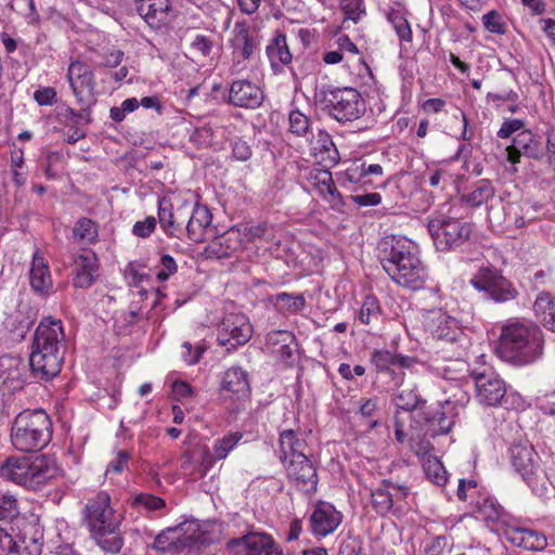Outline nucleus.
I'll use <instances>...</instances> for the list:
<instances>
[{
    "instance_id": "1",
    "label": "nucleus",
    "mask_w": 555,
    "mask_h": 555,
    "mask_svg": "<svg viewBox=\"0 0 555 555\" xmlns=\"http://www.w3.org/2000/svg\"><path fill=\"white\" fill-rule=\"evenodd\" d=\"M384 271L395 283L412 291L424 288L428 274L420 247L412 240L403 235L384 236Z\"/></svg>"
},
{
    "instance_id": "2",
    "label": "nucleus",
    "mask_w": 555,
    "mask_h": 555,
    "mask_svg": "<svg viewBox=\"0 0 555 555\" xmlns=\"http://www.w3.org/2000/svg\"><path fill=\"white\" fill-rule=\"evenodd\" d=\"M396 405L401 410L393 417V430L397 441L402 447H408L412 451H435L443 448L447 442H452L449 435L450 426L446 431L434 434L433 441L425 439V434L421 423L413 418L412 410L417 406L418 397L410 389L402 390L396 396Z\"/></svg>"
},
{
    "instance_id": "3",
    "label": "nucleus",
    "mask_w": 555,
    "mask_h": 555,
    "mask_svg": "<svg viewBox=\"0 0 555 555\" xmlns=\"http://www.w3.org/2000/svg\"><path fill=\"white\" fill-rule=\"evenodd\" d=\"M543 344V333L539 326L508 323L502 327L496 352L506 362L526 365L542 354Z\"/></svg>"
},
{
    "instance_id": "4",
    "label": "nucleus",
    "mask_w": 555,
    "mask_h": 555,
    "mask_svg": "<svg viewBox=\"0 0 555 555\" xmlns=\"http://www.w3.org/2000/svg\"><path fill=\"white\" fill-rule=\"evenodd\" d=\"M51 453H24L9 456L0 466V476L27 489L38 490L57 474Z\"/></svg>"
},
{
    "instance_id": "5",
    "label": "nucleus",
    "mask_w": 555,
    "mask_h": 555,
    "mask_svg": "<svg viewBox=\"0 0 555 555\" xmlns=\"http://www.w3.org/2000/svg\"><path fill=\"white\" fill-rule=\"evenodd\" d=\"M51 437V420L41 409L22 411L12 425L11 441L16 451H42Z\"/></svg>"
},
{
    "instance_id": "6",
    "label": "nucleus",
    "mask_w": 555,
    "mask_h": 555,
    "mask_svg": "<svg viewBox=\"0 0 555 555\" xmlns=\"http://www.w3.org/2000/svg\"><path fill=\"white\" fill-rule=\"evenodd\" d=\"M322 95L330 116L339 122L356 120L364 112L361 94L353 88L326 90Z\"/></svg>"
},
{
    "instance_id": "7",
    "label": "nucleus",
    "mask_w": 555,
    "mask_h": 555,
    "mask_svg": "<svg viewBox=\"0 0 555 555\" xmlns=\"http://www.w3.org/2000/svg\"><path fill=\"white\" fill-rule=\"evenodd\" d=\"M428 232L436 248L448 251L463 245L470 235V224L456 218L438 217L429 220Z\"/></svg>"
},
{
    "instance_id": "8",
    "label": "nucleus",
    "mask_w": 555,
    "mask_h": 555,
    "mask_svg": "<svg viewBox=\"0 0 555 555\" xmlns=\"http://www.w3.org/2000/svg\"><path fill=\"white\" fill-rule=\"evenodd\" d=\"M190 212V202L180 197H159L157 201V220L168 237L184 238L185 222Z\"/></svg>"
},
{
    "instance_id": "9",
    "label": "nucleus",
    "mask_w": 555,
    "mask_h": 555,
    "mask_svg": "<svg viewBox=\"0 0 555 555\" xmlns=\"http://www.w3.org/2000/svg\"><path fill=\"white\" fill-rule=\"evenodd\" d=\"M83 520L91 533L112 532L120 525V515L112 507L111 496L104 491L88 500L83 508Z\"/></svg>"
},
{
    "instance_id": "10",
    "label": "nucleus",
    "mask_w": 555,
    "mask_h": 555,
    "mask_svg": "<svg viewBox=\"0 0 555 555\" xmlns=\"http://www.w3.org/2000/svg\"><path fill=\"white\" fill-rule=\"evenodd\" d=\"M478 292L496 302H505L516 298L517 291L501 272L492 266L480 267L469 281Z\"/></svg>"
},
{
    "instance_id": "11",
    "label": "nucleus",
    "mask_w": 555,
    "mask_h": 555,
    "mask_svg": "<svg viewBox=\"0 0 555 555\" xmlns=\"http://www.w3.org/2000/svg\"><path fill=\"white\" fill-rule=\"evenodd\" d=\"M66 79L78 105L95 104V75L90 66L79 60H73L67 67Z\"/></svg>"
},
{
    "instance_id": "12",
    "label": "nucleus",
    "mask_w": 555,
    "mask_h": 555,
    "mask_svg": "<svg viewBox=\"0 0 555 555\" xmlns=\"http://www.w3.org/2000/svg\"><path fill=\"white\" fill-rule=\"evenodd\" d=\"M475 382V392L477 401L485 406H499L506 402L505 382L494 372L485 370L483 372L472 373Z\"/></svg>"
},
{
    "instance_id": "13",
    "label": "nucleus",
    "mask_w": 555,
    "mask_h": 555,
    "mask_svg": "<svg viewBox=\"0 0 555 555\" xmlns=\"http://www.w3.org/2000/svg\"><path fill=\"white\" fill-rule=\"evenodd\" d=\"M65 333L62 321L52 317L43 318L35 331L31 350L65 352Z\"/></svg>"
},
{
    "instance_id": "14",
    "label": "nucleus",
    "mask_w": 555,
    "mask_h": 555,
    "mask_svg": "<svg viewBox=\"0 0 555 555\" xmlns=\"http://www.w3.org/2000/svg\"><path fill=\"white\" fill-rule=\"evenodd\" d=\"M228 548L235 554L244 552V555H283L281 547L275 544L271 535L259 532H249L230 540Z\"/></svg>"
},
{
    "instance_id": "15",
    "label": "nucleus",
    "mask_w": 555,
    "mask_h": 555,
    "mask_svg": "<svg viewBox=\"0 0 555 555\" xmlns=\"http://www.w3.org/2000/svg\"><path fill=\"white\" fill-rule=\"evenodd\" d=\"M253 335V326L243 313L225 315L219 325L218 341L225 346H240L246 344Z\"/></svg>"
},
{
    "instance_id": "16",
    "label": "nucleus",
    "mask_w": 555,
    "mask_h": 555,
    "mask_svg": "<svg viewBox=\"0 0 555 555\" xmlns=\"http://www.w3.org/2000/svg\"><path fill=\"white\" fill-rule=\"evenodd\" d=\"M263 91L258 83L245 78L232 80L228 92V103L246 109H255L263 102Z\"/></svg>"
},
{
    "instance_id": "17",
    "label": "nucleus",
    "mask_w": 555,
    "mask_h": 555,
    "mask_svg": "<svg viewBox=\"0 0 555 555\" xmlns=\"http://www.w3.org/2000/svg\"><path fill=\"white\" fill-rule=\"evenodd\" d=\"M280 460L291 479L309 486L311 489L315 488L318 483L317 469L306 453H282Z\"/></svg>"
},
{
    "instance_id": "18",
    "label": "nucleus",
    "mask_w": 555,
    "mask_h": 555,
    "mask_svg": "<svg viewBox=\"0 0 555 555\" xmlns=\"http://www.w3.org/2000/svg\"><path fill=\"white\" fill-rule=\"evenodd\" d=\"M64 351L31 350L29 365L35 378L49 382L56 377L62 370Z\"/></svg>"
},
{
    "instance_id": "19",
    "label": "nucleus",
    "mask_w": 555,
    "mask_h": 555,
    "mask_svg": "<svg viewBox=\"0 0 555 555\" xmlns=\"http://www.w3.org/2000/svg\"><path fill=\"white\" fill-rule=\"evenodd\" d=\"M514 469L535 493L544 488V476L540 467L538 453H513L511 457Z\"/></svg>"
},
{
    "instance_id": "20",
    "label": "nucleus",
    "mask_w": 555,
    "mask_h": 555,
    "mask_svg": "<svg viewBox=\"0 0 555 555\" xmlns=\"http://www.w3.org/2000/svg\"><path fill=\"white\" fill-rule=\"evenodd\" d=\"M341 513L327 502H318L309 517V530L315 537H326L340 525Z\"/></svg>"
},
{
    "instance_id": "21",
    "label": "nucleus",
    "mask_w": 555,
    "mask_h": 555,
    "mask_svg": "<svg viewBox=\"0 0 555 555\" xmlns=\"http://www.w3.org/2000/svg\"><path fill=\"white\" fill-rule=\"evenodd\" d=\"M99 258L92 249H82L74 259L73 285L76 288L91 287L99 275Z\"/></svg>"
},
{
    "instance_id": "22",
    "label": "nucleus",
    "mask_w": 555,
    "mask_h": 555,
    "mask_svg": "<svg viewBox=\"0 0 555 555\" xmlns=\"http://www.w3.org/2000/svg\"><path fill=\"white\" fill-rule=\"evenodd\" d=\"M220 392L224 398L246 401L250 396L248 373L240 366L227 369L220 382Z\"/></svg>"
},
{
    "instance_id": "23",
    "label": "nucleus",
    "mask_w": 555,
    "mask_h": 555,
    "mask_svg": "<svg viewBox=\"0 0 555 555\" xmlns=\"http://www.w3.org/2000/svg\"><path fill=\"white\" fill-rule=\"evenodd\" d=\"M234 63L231 66V73L241 70L242 61L249 60L258 50L259 42L257 37L245 25H236L233 29V38L230 41Z\"/></svg>"
},
{
    "instance_id": "24",
    "label": "nucleus",
    "mask_w": 555,
    "mask_h": 555,
    "mask_svg": "<svg viewBox=\"0 0 555 555\" xmlns=\"http://www.w3.org/2000/svg\"><path fill=\"white\" fill-rule=\"evenodd\" d=\"M242 242L241 232L232 228L214 237L204 248V255L210 259L230 258L240 250Z\"/></svg>"
},
{
    "instance_id": "25",
    "label": "nucleus",
    "mask_w": 555,
    "mask_h": 555,
    "mask_svg": "<svg viewBox=\"0 0 555 555\" xmlns=\"http://www.w3.org/2000/svg\"><path fill=\"white\" fill-rule=\"evenodd\" d=\"M266 54L274 74L283 73L293 62V54L287 43L286 35L278 29L269 39Z\"/></svg>"
},
{
    "instance_id": "26",
    "label": "nucleus",
    "mask_w": 555,
    "mask_h": 555,
    "mask_svg": "<svg viewBox=\"0 0 555 555\" xmlns=\"http://www.w3.org/2000/svg\"><path fill=\"white\" fill-rule=\"evenodd\" d=\"M28 276L30 287L36 294L46 296L50 293L53 280L49 263L39 249L33 254Z\"/></svg>"
},
{
    "instance_id": "27",
    "label": "nucleus",
    "mask_w": 555,
    "mask_h": 555,
    "mask_svg": "<svg viewBox=\"0 0 555 555\" xmlns=\"http://www.w3.org/2000/svg\"><path fill=\"white\" fill-rule=\"evenodd\" d=\"M212 215L207 206L192 204L190 202V212L186 217L184 237L198 243L204 240L206 228L211 223Z\"/></svg>"
},
{
    "instance_id": "28",
    "label": "nucleus",
    "mask_w": 555,
    "mask_h": 555,
    "mask_svg": "<svg viewBox=\"0 0 555 555\" xmlns=\"http://www.w3.org/2000/svg\"><path fill=\"white\" fill-rule=\"evenodd\" d=\"M139 15L154 29L166 25L169 16V0H134Z\"/></svg>"
},
{
    "instance_id": "29",
    "label": "nucleus",
    "mask_w": 555,
    "mask_h": 555,
    "mask_svg": "<svg viewBox=\"0 0 555 555\" xmlns=\"http://www.w3.org/2000/svg\"><path fill=\"white\" fill-rule=\"evenodd\" d=\"M309 140L312 154L320 164L332 168L339 163V152L327 131L319 130L317 137L312 134Z\"/></svg>"
},
{
    "instance_id": "30",
    "label": "nucleus",
    "mask_w": 555,
    "mask_h": 555,
    "mask_svg": "<svg viewBox=\"0 0 555 555\" xmlns=\"http://www.w3.org/2000/svg\"><path fill=\"white\" fill-rule=\"evenodd\" d=\"M267 346L273 353L288 365L295 361L297 343L295 335L289 331H272L267 335Z\"/></svg>"
},
{
    "instance_id": "31",
    "label": "nucleus",
    "mask_w": 555,
    "mask_h": 555,
    "mask_svg": "<svg viewBox=\"0 0 555 555\" xmlns=\"http://www.w3.org/2000/svg\"><path fill=\"white\" fill-rule=\"evenodd\" d=\"M42 544L37 539H20L13 537L0 527V555H40Z\"/></svg>"
},
{
    "instance_id": "32",
    "label": "nucleus",
    "mask_w": 555,
    "mask_h": 555,
    "mask_svg": "<svg viewBox=\"0 0 555 555\" xmlns=\"http://www.w3.org/2000/svg\"><path fill=\"white\" fill-rule=\"evenodd\" d=\"M433 319L431 334L435 338L454 343L463 334L459 321L447 313L438 311Z\"/></svg>"
},
{
    "instance_id": "33",
    "label": "nucleus",
    "mask_w": 555,
    "mask_h": 555,
    "mask_svg": "<svg viewBox=\"0 0 555 555\" xmlns=\"http://www.w3.org/2000/svg\"><path fill=\"white\" fill-rule=\"evenodd\" d=\"M507 539L514 545L528 551H542L547 545L545 535L531 529H512L507 532Z\"/></svg>"
},
{
    "instance_id": "34",
    "label": "nucleus",
    "mask_w": 555,
    "mask_h": 555,
    "mask_svg": "<svg viewBox=\"0 0 555 555\" xmlns=\"http://www.w3.org/2000/svg\"><path fill=\"white\" fill-rule=\"evenodd\" d=\"M533 311L545 328L555 332V295L541 292L534 300Z\"/></svg>"
},
{
    "instance_id": "35",
    "label": "nucleus",
    "mask_w": 555,
    "mask_h": 555,
    "mask_svg": "<svg viewBox=\"0 0 555 555\" xmlns=\"http://www.w3.org/2000/svg\"><path fill=\"white\" fill-rule=\"evenodd\" d=\"M416 360L412 357L402 354H390L384 351V374H388L392 378L393 386L402 385L404 377V369H410Z\"/></svg>"
},
{
    "instance_id": "36",
    "label": "nucleus",
    "mask_w": 555,
    "mask_h": 555,
    "mask_svg": "<svg viewBox=\"0 0 555 555\" xmlns=\"http://www.w3.org/2000/svg\"><path fill=\"white\" fill-rule=\"evenodd\" d=\"M211 453H183L180 468L183 475L203 477L212 465Z\"/></svg>"
},
{
    "instance_id": "37",
    "label": "nucleus",
    "mask_w": 555,
    "mask_h": 555,
    "mask_svg": "<svg viewBox=\"0 0 555 555\" xmlns=\"http://www.w3.org/2000/svg\"><path fill=\"white\" fill-rule=\"evenodd\" d=\"M384 189L395 206H402L412 192L411 176L397 175L384 182Z\"/></svg>"
},
{
    "instance_id": "38",
    "label": "nucleus",
    "mask_w": 555,
    "mask_h": 555,
    "mask_svg": "<svg viewBox=\"0 0 555 555\" xmlns=\"http://www.w3.org/2000/svg\"><path fill=\"white\" fill-rule=\"evenodd\" d=\"M371 175H382V166L378 164H366L365 162H353L345 171L346 180L366 185L371 183Z\"/></svg>"
},
{
    "instance_id": "39",
    "label": "nucleus",
    "mask_w": 555,
    "mask_h": 555,
    "mask_svg": "<svg viewBox=\"0 0 555 555\" xmlns=\"http://www.w3.org/2000/svg\"><path fill=\"white\" fill-rule=\"evenodd\" d=\"M421 462L424 474L430 482L437 486L447 483L448 473L440 459L431 453H422Z\"/></svg>"
},
{
    "instance_id": "40",
    "label": "nucleus",
    "mask_w": 555,
    "mask_h": 555,
    "mask_svg": "<svg viewBox=\"0 0 555 555\" xmlns=\"http://www.w3.org/2000/svg\"><path fill=\"white\" fill-rule=\"evenodd\" d=\"M406 15V10L401 5H397L396 8H391L387 13V20L400 41L410 43L413 39V34Z\"/></svg>"
},
{
    "instance_id": "41",
    "label": "nucleus",
    "mask_w": 555,
    "mask_h": 555,
    "mask_svg": "<svg viewBox=\"0 0 555 555\" xmlns=\"http://www.w3.org/2000/svg\"><path fill=\"white\" fill-rule=\"evenodd\" d=\"M495 195V189L492 182L487 179L479 180L475 183L473 190L462 195V201L469 207H479L487 204Z\"/></svg>"
},
{
    "instance_id": "42",
    "label": "nucleus",
    "mask_w": 555,
    "mask_h": 555,
    "mask_svg": "<svg viewBox=\"0 0 555 555\" xmlns=\"http://www.w3.org/2000/svg\"><path fill=\"white\" fill-rule=\"evenodd\" d=\"M512 144H514L522 154L532 159H540L542 156L541 143L533 135L530 130H524L514 137Z\"/></svg>"
},
{
    "instance_id": "43",
    "label": "nucleus",
    "mask_w": 555,
    "mask_h": 555,
    "mask_svg": "<svg viewBox=\"0 0 555 555\" xmlns=\"http://www.w3.org/2000/svg\"><path fill=\"white\" fill-rule=\"evenodd\" d=\"M131 506L140 514L150 515L166 507V501L152 493L141 492L132 496Z\"/></svg>"
},
{
    "instance_id": "44",
    "label": "nucleus",
    "mask_w": 555,
    "mask_h": 555,
    "mask_svg": "<svg viewBox=\"0 0 555 555\" xmlns=\"http://www.w3.org/2000/svg\"><path fill=\"white\" fill-rule=\"evenodd\" d=\"M201 521L196 519L184 520L176 526L180 535L182 548L199 550L197 544V535L201 531Z\"/></svg>"
},
{
    "instance_id": "45",
    "label": "nucleus",
    "mask_w": 555,
    "mask_h": 555,
    "mask_svg": "<svg viewBox=\"0 0 555 555\" xmlns=\"http://www.w3.org/2000/svg\"><path fill=\"white\" fill-rule=\"evenodd\" d=\"M288 132L307 140L312 135L311 119L308 115L295 108L288 113Z\"/></svg>"
},
{
    "instance_id": "46",
    "label": "nucleus",
    "mask_w": 555,
    "mask_h": 555,
    "mask_svg": "<svg viewBox=\"0 0 555 555\" xmlns=\"http://www.w3.org/2000/svg\"><path fill=\"white\" fill-rule=\"evenodd\" d=\"M178 528L168 527L158 533L154 540L153 547L162 553L170 551H183Z\"/></svg>"
},
{
    "instance_id": "47",
    "label": "nucleus",
    "mask_w": 555,
    "mask_h": 555,
    "mask_svg": "<svg viewBox=\"0 0 555 555\" xmlns=\"http://www.w3.org/2000/svg\"><path fill=\"white\" fill-rule=\"evenodd\" d=\"M91 535L105 552L118 553L124 545V540L119 534V527L114 528L112 532H93Z\"/></svg>"
},
{
    "instance_id": "48",
    "label": "nucleus",
    "mask_w": 555,
    "mask_h": 555,
    "mask_svg": "<svg viewBox=\"0 0 555 555\" xmlns=\"http://www.w3.org/2000/svg\"><path fill=\"white\" fill-rule=\"evenodd\" d=\"M98 225L89 218H80L73 228V236L79 242L92 244L98 238Z\"/></svg>"
},
{
    "instance_id": "49",
    "label": "nucleus",
    "mask_w": 555,
    "mask_h": 555,
    "mask_svg": "<svg viewBox=\"0 0 555 555\" xmlns=\"http://www.w3.org/2000/svg\"><path fill=\"white\" fill-rule=\"evenodd\" d=\"M281 451H301L306 448L302 433L294 429H285L280 433Z\"/></svg>"
},
{
    "instance_id": "50",
    "label": "nucleus",
    "mask_w": 555,
    "mask_h": 555,
    "mask_svg": "<svg viewBox=\"0 0 555 555\" xmlns=\"http://www.w3.org/2000/svg\"><path fill=\"white\" fill-rule=\"evenodd\" d=\"M11 169L13 182L16 186H23L27 181V170L24 163V152L22 149L11 151Z\"/></svg>"
},
{
    "instance_id": "51",
    "label": "nucleus",
    "mask_w": 555,
    "mask_h": 555,
    "mask_svg": "<svg viewBox=\"0 0 555 555\" xmlns=\"http://www.w3.org/2000/svg\"><path fill=\"white\" fill-rule=\"evenodd\" d=\"M376 495H382V490L379 488H377L376 490L365 489L364 492L362 493L364 508L369 511V507L371 506L376 514V516L373 519V524L369 528V533L371 535L374 534V530L377 531L378 527L382 526L378 521L379 502L377 501Z\"/></svg>"
},
{
    "instance_id": "52",
    "label": "nucleus",
    "mask_w": 555,
    "mask_h": 555,
    "mask_svg": "<svg viewBox=\"0 0 555 555\" xmlns=\"http://www.w3.org/2000/svg\"><path fill=\"white\" fill-rule=\"evenodd\" d=\"M380 314L379 301L376 297L367 296L360 309L359 319L363 324L377 322Z\"/></svg>"
},
{
    "instance_id": "53",
    "label": "nucleus",
    "mask_w": 555,
    "mask_h": 555,
    "mask_svg": "<svg viewBox=\"0 0 555 555\" xmlns=\"http://www.w3.org/2000/svg\"><path fill=\"white\" fill-rule=\"evenodd\" d=\"M275 301L282 304L281 309L291 313H297L306 306L305 297L301 294L280 293L275 296Z\"/></svg>"
},
{
    "instance_id": "54",
    "label": "nucleus",
    "mask_w": 555,
    "mask_h": 555,
    "mask_svg": "<svg viewBox=\"0 0 555 555\" xmlns=\"http://www.w3.org/2000/svg\"><path fill=\"white\" fill-rule=\"evenodd\" d=\"M309 181L318 190L320 195L330 188V184L334 183L332 172L328 170V167H325V169H312L309 172Z\"/></svg>"
},
{
    "instance_id": "55",
    "label": "nucleus",
    "mask_w": 555,
    "mask_h": 555,
    "mask_svg": "<svg viewBox=\"0 0 555 555\" xmlns=\"http://www.w3.org/2000/svg\"><path fill=\"white\" fill-rule=\"evenodd\" d=\"M20 375L18 360L14 357H0V382L4 384L9 379H14Z\"/></svg>"
},
{
    "instance_id": "56",
    "label": "nucleus",
    "mask_w": 555,
    "mask_h": 555,
    "mask_svg": "<svg viewBox=\"0 0 555 555\" xmlns=\"http://www.w3.org/2000/svg\"><path fill=\"white\" fill-rule=\"evenodd\" d=\"M178 271V264L172 256L164 254L159 260V269L156 272V279L158 282H166Z\"/></svg>"
},
{
    "instance_id": "57",
    "label": "nucleus",
    "mask_w": 555,
    "mask_h": 555,
    "mask_svg": "<svg viewBox=\"0 0 555 555\" xmlns=\"http://www.w3.org/2000/svg\"><path fill=\"white\" fill-rule=\"evenodd\" d=\"M482 22L485 28L492 34L504 35L506 33L505 23L503 22L501 14L495 10L485 14L482 16Z\"/></svg>"
},
{
    "instance_id": "58",
    "label": "nucleus",
    "mask_w": 555,
    "mask_h": 555,
    "mask_svg": "<svg viewBox=\"0 0 555 555\" xmlns=\"http://www.w3.org/2000/svg\"><path fill=\"white\" fill-rule=\"evenodd\" d=\"M17 514L18 507L15 496L0 492V520L12 519Z\"/></svg>"
},
{
    "instance_id": "59",
    "label": "nucleus",
    "mask_w": 555,
    "mask_h": 555,
    "mask_svg": "<svg viewBox=\"0 0 555 555\" xmlns=\"http://www.w3.org/2000/svg\"><path fill=\"white\" fill-rule=\"evenodd\" d=\"M34 100L39 106H51L57 101V92L53 87H41L34 92Z\"/></svg>"
},
{
    "instance_id": "60",
    "label": "nucleus",
    "mask_w": 555,
    "mask_h": 555,
    "mask_svg": "<svg viewBox=\"0 0 555 555\" xmlns=\"http://www.w3.org/2000/svg\"><path fill=\"white\" fill-rule=\"evenodd\" d=\"M182 348L184 349L183 359L189 365L196 364L203 353L206 351L207 346L205 344H198L194 348L191 343L184 341L182 344Z\"/></svg>"
},
{
    "instance_id": "61",
    "label": "nucleus",
    "mask_w": 555,
    "mask_h": 555,
    "mask_svg": "<svg viewBox=\"0 0 555 555\" xmlns=\"http://www.w3.org/2000/svg\"><path fill=\"white\" fill-rule=\"evenodd\" d=\"M157 220L153 216L146 217L142 221H137L132 227L133 235L142 238L149 237L156 229Z\"/></svg>"
},
{
    "instance_id": "62",
    "label": "nucleus",
    "mask_w": 555,
    "mask_h": 555,
    "mask_svg": "<svg viewBox=\"0 0 555 555\" xmlns=\"http://www.w3.org/2000/svg\"><path fill=\"white\" fill-rule=\"evenodd\" d=\"M212 48V40L204 35H196L191 42V50L201 56H208Z\"/></svg>"
},
{
    "instance_id": "63",
    "label": "nucleus",
    "mask_w": 555,
    "mask_h": 555,
    "mask_svg": "<svg viewBox=\"0 0 555 555\" xmlns=\"http://www.w3.org/2000/svg\"><path fill=\"white\" fill-rule=\"evenodd\" d=\"M363 3L361 0H349L345 3H340L346 18L357 22L360 20L361 15L364 13V9L362 8Z\"/></svg>"
},
{
    "instance_id": "64",
    "label": "nucleus",
    "mask_w": 555,
    "mask_h": 555,
    "mask_svg": "<svg viewBox=\"0 0 555 555\" xmlns=\"http://www.w3.org/2000/svg\"><path fill=\"white\" fill-rule=\"evenodd\" d=\"M214 140V130L210 126L198 127L191 135V141L199 146H209Z\"/></svg>"
}]
</instances>
